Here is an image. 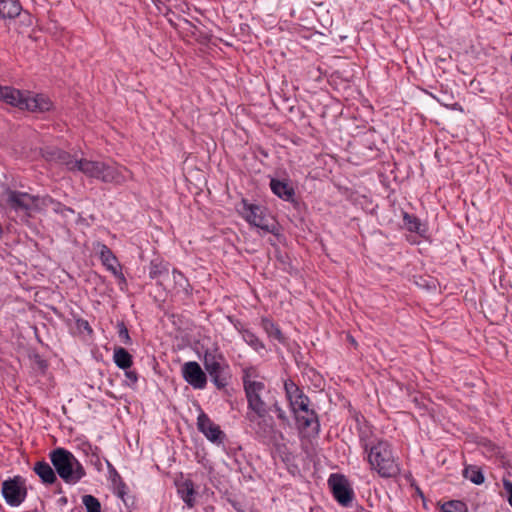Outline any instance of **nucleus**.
I'll return each instance as SVG.
<instances>
[{"label":"nucleus","mask_w":512,"mask_h":512,"mask_svg":"<svg viewBox=\"0 0 512 512\" xmlns=\"http://www.w3.org/2000/svg\"><path fill=\"white\" fill-rule=\"evenodd\" d=\"M177 493L188 508L196 505L197 492L191 479L176 482Z\"/></svg>","instance_id":"nucleus-16"},{"label":"nucleus","mask_w":512,"mask_h":512,"mask_svg":"<svg viewBox=\"0 0 512 512\" xmlns=\"http://www.w3.org/2000/svg\"><path fill=\"white\" fill-rule=\"evenodd\" d=\"M234 328L242 335L244 333V331L247 330V328H245V326L243 325V323L239 320H231Z\"/></svg>","instance_id":"nucleus-36"},{"label":"nucleus","mask_w":512,"mask_h":512,"mask_svg":"<svg viewBox=\"0 0 512 512\" xmlns=\"http://www.w3.org/2000/svg\"><path fill=\"white\" fill-rule=\"evenodd\" d=\"M33 471L39 476L42 483L52 485L57 481V473L46 461H38L33 467Z\"/></svg>","instance_id":"nucleus-18"},{"label":"nucleus","mask_w":512,"mask_h":512,"mask_svg":"<svg viewBox=\"0 0 512 512\" xmlns=\"http://www.w3.org/2000/svg\"><path fill=\"white\" fill-rule=\"evenodd\" d=\"M22 5L19 0H0V17L14 19L20 15Z\"/></svg>","instance_id":"nucleus-19"},{"label":"nucleus","mask_w":512,"mask_h":512,"mask_svg":"<svg viewBox=\"0 0 512 512\" xmlns=\"http://www.w3.org/2000/svg\"><path fill=\"white\" fill-rule=\"evenodd\" d=\"M0 100L19 109L44 113L52 109V101L44 94L22 92L11 86L0 85Z\"/></svg>","instance_id":"nucleus-4"},{"label":"nucleus","mask_w":512,"mask_h":512,"mask_svg":"<svg viewBox=\"0 0 512 512\" xmlns=\"http://www.w3.org/2000/svg\"><path fill=\"white\" fill-rule=\"evenodd\" d=\"M203 364L213 384L218 389H223L228 385V377L225 375V371L228 370L229 366L221 353L206 350L203 356Z\"/></svg>","instance_id":"nucleus-7"},{"label":"nucleus","mask_w":512,"mask_h":512,"mask_svg":"<svg viewBox=\"0 0 512 512\" xmlns=\"http://www.w3.org/2000/svg\"><path fill=\"white\" fill-rule=\"evenodd\" d=\"M242 339L256 352H260L261 350L265 349V345L262 340H260L259 337L249 329L244 331L242 334Z\"/></svg>","instance_id":"nucleus-26"},{"label":"nucleus","mask_w":512,"mask_h":512,"mask_svg":"<svg viewBox=\"0 0 512 512\" xmlns=\"http://www.w3.org/2000/svg\"><path fill=\"white\" fill-rule=\"evenodd\" d=\"M271 412L276 413L277 418L283 423L288 424L289 418L285 412V410L281 407L280 403L276 399V397L273 398L271 402Z\"/></svg>","instance_id":"nucleus-30"},{"label":"nucleus","mask_w":512,"mask_h":512,"mask_svg":"<svg viewBox=\"0 0 512 512\" xmlns=\"http://www.w3.org/2000/svg\"><path fill=\"white\" fill-rule=\"evenodd\" d=\"M239 212L250 225L260 228L266 232H272V228L268 223V218L261 206L250 204L246 200H242V207Z\"/></svg>","instance_id":"nucleus-9"},{"label":"nucleus","mask_w":512,"mask_h":512,"mask_svg":"<svg viewBox=\"0 0 512 512\" xmlns=\"http://www.w3.org/2000/svg\"><path fill=\"white\" fill-rule=\"evenodd\" d=\"M49 459L57 475L68 485H75L86 476L82 463L65 448L58 447L52 450Z\"/></svg>","instance_id":"nucleus-5"},{"label":"nucleus","mask_w":512,"mask_h":512,"mask_svg":"<svg viewBox=\"0 0 512 512\" xmlns=\"http://www.w3.org/2000/svg\"><path fill=\"white\" fill-rule=\"evenodd\" d=\"M310 402L304 403V407H298L296 412H292L296 421V424L301 429H308L313 427L315 433L320 431V423L318 415L314 409H310Z\"/></svg>","instance_id":"nucleus-14"},{"label":"nucleus","mask_w":512,"mask_h":512,"mask_svg":"<svg viewBox=\"0 0 512 512\" xmlns=\"http://www.w3.org/2000/svg\"><path fill=\"white\" fill-rule=\"evenodd\" d=\"M504 488L505 490L508 492L509 496H508V502L510 504V506L512 507V482H509V481H505L504 482Z\"/></svg>","instance_id":"nucleus-37"},{"label":"nucleus","mask_w":512,"mask_h":512,"mask_svg":"<svg viewBox=\"0 0 512 512\" xmlns=\"http://www.w3.org/2000/svg\"><path fill=\"white\" fill-rule=\"evenodd\" d=\"M182 376L194 389H204L207 385V376L196 361L186 362L182 366Z\"/></svg>","instance_id":"nucleus-13"},{"label":"nucleus","mask_w":512,"mask_h":512,"mask_svg":"<svg viewBox=\"0 0 512 512\" xmlns=\"http://www.w3.org/2000/svg\"><path fill=\"white\" fill-rule=\"evenodd\" d=\"M442 512H468L466 504L460 500H451L441 507Z\"/></svg>","instance_id":"nucleus-28"},{"label":"nucleus","mask_w":512,"mask_h":512,"mask_svg":"<svg viewBox=\"0 0 512 512\" xmlns=\"http://www.w3.org/2000/svg\"><path fill=\"white\" fill-rule=\"evenodd\" d=\"M138 381V374L132 370H125V382L128 386H134Z\"/></svg>","instance_id":"nucleus-33"},{"label":"nucleus","mask_w":512,"mask_h":512,"mask_svg":"<svg viewBox=\"0 0 512 512\" xmlns=\"http://www.w3.org/2000/svg\"><path fill=\"white\" fill-rule=\"evenodd\" d=\"M283 389L291 412H296L298 407L302 408L304 403L310 402L309 397L291 378L283 381Z\"/></svg>","instance_id":"nucleus-12"},{"label":"nucleus","mask_w":512,"mask_h":512,"mask_svg":"<svg viewBox=\"0 0 512 512\" xmlns=\"http://www.w3.org/2000/svg\"><path fill=\"white\" fill-rule=\"evenodd\" d=\"M58 159L69 171H79L85 176L103 183L121 185L132 178V173L124 166L85 158L76 159L66 152H60Z\"/></svg>","instance_id":"nucleus-2"},{"label":"nucleus","mask_w":512,"mask_h":512,"mask_svg":"<svg viewBox=\"0 0 512 512\" xmlns=\"http://www.w3.org/2000/svg\"><path fill=\"white\" fill-rule=\"evenodd\" d=\"M169 274V263L162 259H153L149 264V277L153 280H157V284H161L159 281L161 278L168 276Z\"/></svg>","instance_id":"nucleus-20"},{"label":"nucleus","mask_w":512,"mask_h":512,"mask_svg":"<svg viewBox=\"0 0 512 512\" xmlns=\"http://www.w3.org/2000/svg\"><path fill=\"white\" fill-rule=\"evenodd\" d=\"M271 191L284 201L291 202L294 200L295 190L287 182L272 178L270 181Z\"/></svg>","instance_id":"nucleus-17"},{"label":"nucleus","mask_w":512,"mask_h":512,"mask_svg":"<svg viewBox=\"0 0 512 512\" xmlns=\"http://www.w3.org/2000/svg\"><path fill=\"white\" fill-rule=\"evenodd\" d=\"M261 327L269 338L275 339L280 343H285V337L279 326L267 317L261 319Z\"/></svg>","instance_id":"nucleus-22"},{"label":"nucleus","mask_w":512,"mask_h":512,"mask_svg":"<svg viewBox=\"0 0 512 512\" xmlns=\"http://www.w3.org/2000/svg\"><path fill=\"white\" fill-rule=\"evenodd\" d=\"M357 421V433L359 438L360 447L363 451H367L370 447H373L377 440L373 427L362 417V420L356 418Z\"/></svg>","instance_id":"nucleus-15"},{"label":"nucleus","mask_w":512,"mask_h":512,"mask_svg":"<svg viewBox=\"0 0 512 512\" xmlns=\"http://www.w3.org/2000/svg\"><path fill=\"white\" fill-rule=\"evenodd\" d=\"M197 428L210 442L217 445L224 444L226 439L225 433L202 410L197 417Z\"/></svg>","instance_id":"nucleus-11"},{"label":"nucleus","mask_w":512,"mask_h":512,"mask_svg":"<svg viewBox=\"0 0 512 512\" xmlns=\"http://www.w3.org/2000/svg\"><path fill=\"white\" fill-rule=\"evenodd\" d=\"M403 223L404 226L410 232H415L420 236H424L427 229L425 225H423L418 217L413 214H409L407 212L403 213Z\"/></svg>","instance_id":"nucleus-23"},{"label":"nucleus","mask_w":512,"mask_h":512,"mask_svg":"<svg viewBox=\"0 0 512 512\" xmlns=\"http://www.w3.org/2000/svg\"><path fill=\"white\" fill-rule=\"evenodd\" d=\"M112 274L118 279L120 288L123 289L122 286L127 284L126 278L124 274L122 273L121 269L118 268L115 271L112 272Z\"/></svg>","instance_id":"nucleus-35"},{"label":"nucleus","mask_w":512,"mask_h":512,"mask_svg":"<svg viewBox=\"0 0 512 512\" xmlns=\"http://www.w3.org/2000/svg\"><path fill=\"white\" fill-rule=\"evenodd\" d=\"M370 469L382 478H393L400 473V464L395 457L392 445L385 439L376 441L373 447L364 452Z\"/></svg>","instance_id":"nucleus-3"},{"label":"nucleus","mask_w":512,"mask_h":512,"mask_svg":"<svg viewBox=\"0 0 512 512\" xmlns=\"http://www.w3.org/2000/svg\"><path fill=\"white\" fill-rule=\"evenodd\" d=\"M117 329H118V337H119L120 341L122 343H124L125 345H129L131 343V338L129 335V331H128L126 325L124 324V322H119L117 324Z\"/></svg>","instance_id":"nucleus-31"},{"label":"nucleus","mask_w":512,"mask_h":512,"mask_svg":"<svg viewBox=\"0 0 512 512\" xmlns=\"http://www.w3.org/2000/svg\"><path fill=\"white\" fill-rule=\"evenodd\" d=\"M113 360L116 366L122 370L129 369L133 363L131 354L123 347L114 349Z\"/></svg>","instance_id":"nucleus-24"},{"label":"nucleus","mask_w":512,"mask_h":512,"mask_svg":"<svg viewBox=\"0 0 512 512\" xmlns=\"http://www.w3.org/2000/svg\"><path fill=\"white\" fill-rule=\"evenodd\" d=\"M46 201L50 202V203H54L53 199L50 198V197H47V198H44L43 199V202L45 203Z\"/></svg>","instance_id":"nucleus-39"},{"label":"nucleus","mask_w":512,"mask_h":512,"mask_svg":"<svg viewBox=\"0 0 512 512\" xmlns=\"http://www.w3.org/2000/svg\"><path fill=\"white\" fill-rule=\"evenodd\" d=\"M243 390L247 401L245 419L255 437L262 442L274 438L276 424L271 416L272 389L255 375L253 368L243 370Z\"/></svg>","instance_id":"nucleus-1"},{"label":"nucleus","mask_w":512,"mask_h":512,"mask_svg":"<svg viewBox=\"0 0 512 512\" xmlns=\"http://www.w3.org/2000/svg\"><path fill=\"white\" fill-rule=\"evenodd\" d=\"M2 495L6 503L11 507L21 505L27 496V489L21 476L9 478L2 483Z\"/></svg>","instance_id":"nucleus-8"},{"label":"nucleus","mask_w":512,"mask_h":512,"mask_svg":"<svg viewBox=\"0 0 512 512\" xmlns=\"http://www.w3.org/2000/svg\"><path fill=\"white\" fill-rule=\"evenodd\" d=\"M39 197L26 192L12 190L3 185L0 190V201L16 212L30 214L38 208Z\"/></svg>","instance_id":"nucleus-6"},{"label":"nucleus","mask_w":512,"mask_h":512,"mask_svg":"<svg viewBox=\"0 0 512 512\" xmlns=\"http://www.w3.org/2000/svg\"><path fill=\"white\" fill-rule=\"evenodd\" d=\"M82 503L87 512H101V504L93 495H84L82 497Z\"/></svg>","instance_id":"nucleus-29"},{"label":"nucleus","mask_w":512,"mask_h":512,"mask_svg":"<svg viewBox=\"0 0 512 512\" xmlns=\"http://www.w3.org/2000/svg\"><path fill=\"white\" fill-rule=\"evenodd\" d=\"M107 468H108V472H109L110 479H111L112 483L115 486H117V488L119 490V495L122 497L123 494L125 493L124 490L127 488L126 484L122 480V477L117 472L115 467L110 462H108V461H107Z\"/></svg>","instance_id":"nucleus-27"},{"label":"nucleus","mask_w":512,"mask_h":512,"mask_svg":"<svg viewBox=\"0 0 512 512\" xmlns=\"http://www.w3.org/2000/svg\"><path fill=\"white\" fill-rule=\"evenodd\" d=\"M463 476L476 485H481L485 480L482 470L474 465L466 466L463 470Z\"/></svg>","instance_id":"nucleus-25"},{"label":"nucleus","mask_w":512,"mask_h":512,"mask_svg":"<svg viewBox=\"0 0 512 512\" xmlns=\"http://www.w3.org/2000/svg\"><path fill=\"white\" fill-rule=\"evenodd\" d=\"M54 211L64 216H66L67 213H74V210L72 208L62 205L59 202L55 203Z\"/></svg>","instance_id":"nucleus-34"},{"label":"nucleus","mask_w":512,"mask_h":512,"mask_svg":"<svg viewBox=\"0 0 512 512\" xmlns=\"http://www.w3.org/2000/svg\"><path fill=\"white\" fill-rule=\"evenodd\" d=\"M446 106L448 107V105H446ZM449 108H451L453 110H457V109L461 110V107L458 103H455L452 106H449Z\"/></svg>","instance_id":"nucleus-38"},{"label":"nucleus","mask_w":512,"mask_h":512,"mask_svg":"<svg viewBox=\"0 0 512 512\" xmlns=\"http://www.w3.org/2000/svg\"><path fill=\"white\" fill-rule=\"evenodd\" d=\"M172 275H173L175 284L178 285L180 288L186 289L189 286L187 278L184 276V274L181 271H179L177 269H173Z\"/></svg>","instance_id":"nucleus-32"},{"label":"nucleus","mask_w":512,"mask_h":512,"mask_svg":"<svg viewBox=\"0 0 512 512\" xmlns=\"http://www.w3.org/2000/svg\"><path fill=\"white\" fill-rule=\"evenodd\" d=\"M334 498L342 506L348 507L354 498L353 490L350 488L347 479L340 474H332L328 480Z\"/></svg>","instance_id":"nucleus-10"},{"label":"nucleus","mask_w":512,"mask_h":512,"mask_svg":"<svg viewBox=\"0 0 512 512\" xmlns=\"http://www.w3.org/2000/svg\"><path fill=\"white\" fill-rule=\"evenodd\" d=\"M98 247L100 260L106 269L111 273L118 269L119 263L112 250L106 244H98Z\"/></svg>","instance_id":"nucleus-21"}]
</instances>
